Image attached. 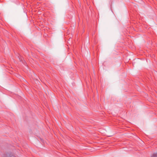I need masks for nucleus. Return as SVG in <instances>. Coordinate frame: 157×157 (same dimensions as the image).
<instances>
[{
  "label": "nucleus",
  "instance_id": "1",
  "mask_svg": "<svg viewBox=\"0 0 157 157\" xmlns=\"http://www.w3.org/2000/svg\"><path fill=\"white\" fill-rule=\"evenodd\" d=\"M3 157H16L14 155L10 154L4 155Z\"/></svg>",
  "mask_w": 157,
  "mask_h": 157
},
{
  "label": "nucleus",
  "instance_id": "2",
  "mask_svg": "<svg viewBox=\"0 0 157 157\" xmlns=\"http://www.w3.org/2000/svg\"><path fill=\"white\" fill-rule=\"evenodd\" d=\"M151 157H157V153H154Z\"/></svg>",
  "mask_w": 157,
  "mask_h": 157
}]
</instances>
